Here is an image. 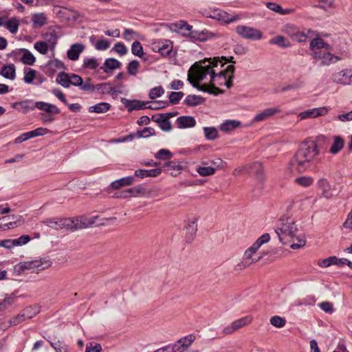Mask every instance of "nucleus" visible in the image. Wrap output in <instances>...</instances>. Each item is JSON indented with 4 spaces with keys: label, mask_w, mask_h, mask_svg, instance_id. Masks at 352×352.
<instances>
[{
    "label": "nucleus",
    "mask_w": 352,
    "mask_h": 352,
    "mask_svg": "<svg viewBox=\"0 0 352 352\" xmlns=\"http://www.w3.org/2000/svg\"><path fill=\"white\" fill-rule=\"evenodd\" d=\"M219 58L204 59L203 65L195 63L188 70V81L199 91L217 96L224 93L217 86L226 82V75L223 71L215 73L214 68L218 66Z\"/></svg>",
    "instance_id": "obj_1"
},
{
    "label": "nucleus",
    "mask_w": 352,
    "mask_h": 352,
    "mask_svg": "<svg viewBox=\"0 0 352 352\" xmlns=\"http://www.w3.org/2000/svg\"><path fill=\"white\" fill-rule=\"evenodd\" d=\"M318 153L315 141L307 140L302 142L291 160L290 164L298 172H304L311 166L312 162Z\"/></svg>",
    "instance_id": "obj_2"
},
{
    "label": "nucleus",
    "mask_w": 352,
    "mask_h": 352,
    "mask_svg": "<svg viewBox=\"0 0 352 352\" xmlns=\"http://www.w3.org/2000/svg\"><path fill=\"white\" fill-rule=\"evenodd\" d=\"M275 232L278 236L279 241L283 244H287L294 241V237L298 232V228L292 218L283 217L278 221Z\"/></svg>",
    "instance_id": "obj_3"
},
{
    "label": "nucleus",
    "mask_w": 352,
    "mask_h": 352,
    "mask_svg": "<svg viewBox=\"0 0 352 352\" xmlns=\"http://www.w3.org/2000/svg\"><path fill=\"white\" fill-rule=\"evenodd\" d=\"M12 107L14 109H21L25 111H33L38 109L45 111L47 113H60V109L54 104L43 101L34 102L32 100H25L21 102L13 103Z\"/></svg>",
    "instance_id": "obj_4"
},
{
    "label": "nucleus",
    "mask_w": 352,
    "mask_h": 352,
    "mask_svg": "<svg viewBox=\"0 0 352 352\" xmlns=\"http://www.w3.org/2000/svg\"><path fill=\"white\" fill-rule=\"evenodd\" d=\"M310 50L313 51L315 58L322 59L321 65H329L330 55L329 52V45L325 43L321 38H316L311 40L310 43Z\"/></svg>",
    "instance_id": "obj_5"
},
{
    "label": "nucleus",
    "mask_w": 352,
    "mask_h": 352,
    "mask_svg": "<svg viewBox=\"0 0 352 352\" xmlns=\"http://www.w3.org/2000/svg\"><path fill=\"white\" fill-rule=\"evenodd\" d=\"M52 264V263L50 260L42 258L37 260L21 262L16 265V269L19 273L24 272L25 270L35 272L47 269Z\"/></svg>",
    "instance_id": "obj_6"
},
{
    "label": "nucleus",
    "mask_w": 352,
    "mask_h": 352,
    "mask_svg": "<svg viewBox=\"0 0 352 352\" xmlns=\"http://www.w3.org/2000/svg\"><path fill=\"white\" fill-rule=\"evenodd\" d=\"M43 223L47 226L55 229L62 230L67 229L72 231L76 230L75 219L74 218H52L47 219Z\"/></svg>",
    "instance_id": "obj_7"
},
{
    "label": "nucleus",
    "mask_w": 352,
    "mask_h": 352,
    "mask_svg": "<svg viewBox=\"0 0 352 352\" xmlns=\"http://www.w3.org/2000/svg\"><path fill=\"white\" fill-rule=\"evenodd\" d=\"M236 32L242 38L252 41L260 40L263 36V34L259 30L243 25L236 26Z\"/></svg>",
    "instance_id": "obj_8"
},
{
    "label": "nucleus",
    "mask_w": 352,
    "mask_h": 352,
    "mask_svg": "<svg viewBox=\"0 0 352 352\" xmlns=\"http://www.w3.org/2000/svg\"><path fill=\"white\" fill-rule=\"evenodd\" d=\"M65 69L64 63L61 60L57 58H54L53 60H49L46 63V65L43 67V71L47 76L52 77L56 72L57 69Z\"/></svg>",
    "instance_id": "obj_9"
},
{
    "label": "nucleus",
    "mask_w": 352,
    "mask_h": 352,
    "mask_svg": "<svg viewBox=\"0 0 352 352\" xmlns=\"http://www.w3.org/2000/svg\"><path fill=\"white\" fill-rule=\"evenodd\" d=\"M328 113V109L324 107L314 108L311 109L305 110L298 114V117L300 120H305L307 118H316L319 116H322Z\"/></svg>",
    "instance_id": "obj_10"
},
{
    "label": "nucleus",
    "mask_w": 352,
    "mask_h": 352,
    "mask_svg": "<svg viewBox=\"0 0 352 352\" xmlns=\"http://www.w3.org/2000/svg\"><path fill=\"white\" fill-rule=\"evenodd\" d=\"M98 216H92L91 217H87L85 216H80L74 217L76 230L85 229L91 226L96 223V220L98 219Z\"/></svg>",
    "instance_id": "obj_11"
},
{
    "label": "nucleus",
    "mask_w": 352,
    "mask_h": 352,
    "mask_svg": "<svg viewBox=\"0 0 352 352\" xmlns=\"http://www.w3.org/2000/svg\"><path fill=\"white\" fill-rule=\"evenodd\" d=\"M333 80L342 85L352 84V69H344L333 75Z\"/></svg>",
    "instance_id": "obj_12"
},
{
    "label": "nucleus",
    "mask_w": 352,
    "mask_h": 352,
    "mask_svg": "<svg viewBox=\"0 0 352 352\" xmlns=\"http://www.w3.org/2000/svg\"><path fill=\"white\" fill-rule=\"evenodd\" d=\"M121 102L127 109L129 112H131L134 110H140L146 109V104L148 102H142L138 100H128L126 98H121Z\"/></svg>",
    "instance_id": "obj_13"
},
{
    "label": "nucleus",
    "mask_w": 352,
    "mask_h": 352,
    "mask_svg": "<svg viewBox=\"0 0 352 352\" xmlns=\"http://www.w3.org/2000/svg\"><path fill=\"white\" fill-rule=\"evenodd\" d=\"M182 36H189L195 40L204 41L213 36V34L208 30H193L189 32H182Z\"/></svg>",
    "instance_id": "obj_14"
},
{
    "label": "nucleus",
    "mask_w": 352,
    "mask_h": 352,
    "mask_svg": "<svg viewBox=\"0 0 352 352\" xmlns=\"http://www.w3.org/2000/svg\"><path fill=\"white\" fill-rule=\"evenodd\" d=\"M197 219L194 217L192 220L189 219L186 225V241L188 243H191L195 236L197 231Z\"/></svg>",
    "instance_id": "obj_15"
},
{
    "label": "nucleus",
    "mask_w": 352,
    "mask_h": 352,
    "mask_svg": "<svg viewBox=\"0 0 352 352\" xmlns=\"http://www.w3.org/2000/svg\"><path fill=\"white\" fill-rule=\"evenodd\" d=\"M280 109L278 107L275 108H267L264 109L263 111L257 113L254 118V121L258 122L267 120V118L273 116L277 113H279Z\"/></svg>",
    "instance_id": "obj_16"
},
{
    "label": "nucleus",
    "mask_w": 352,
    "mask_h": 352,
    "mask_svg": "<svg viewBox=\"0 0 352 352\" xmlns=\"http://www.w3.org/2000/svg\"><path fill=\"white\" fill-rule=\"evenodd\" d=\"M85 46L81 43H75L71 45L67 52V57L71 60H76L80 53L83 52Z\"/></svg>",
    "instance_id": "obj_17"
},
{
    "label": "nucleus",
    "mask_w": 352,
    "mask_h": 352,
    "mask_svg": "<svg viewBox=\"0 0 352 352\" xmlns=\"http://www.w3.org/2000/svg\"><path fill=\"white\" fill-rule=\"evenodd\" d=\"M178 128H190L196 124L195 119L192 116H180L176 120Z\"/></svg>",
    "instance_id": "obj_18"
},
{
    "label": "nucleus",
    "mask_w": 352,
    "mask_h": 352,
    "mask_svg": "<svg viewBox=\"0 0 352 352\" xmlns=\"http://www.w3.org/2000/svg\"><path fill=\"white\" fill-rule=\"evenodd\" d=\"M135 177L133 176H128L113 181L111 183L109 188L113 189H119L123 186H129L134 182Z\"/></svg>",
    "instance_id": "obj_19"
},
{
    "label": "nucleus",
    "mask_w": 352,
    "mask_h": 352,
    "mask_svg": "<svg viewBox=\"0 0 352 352\" xmlns=\"http://www.w3.org/2000/svg\"><path fill=\"white\" fill-rule=\"evenodd\" d=\"M168 26L170 30L175 32L182 30L184 31L183 32H189L192 30V26L184 20H180L176 23H170Z\"/></svg>",
    "instance_id": "obj_20"
},
{
    "label": "nucleus",
    "mask_w": 352,
    "mask_h": 352,
    "mask_svg": "<svg viewBox=\"0 0 352 352\" xmlns=\"http://www.w3.org/2000/svg\"><path fill=\"white\" fill-rule=\"evenodd\" d=\"M318 188L320 194L325 198L330 197V184L327 179L320 178L318 181Z\"/></svg>",
    "instance_id": "obj_21"
},
{
    "label": "nucleus",
    "mask_w": 352,
    "mask_h": 352,
    "mask_svg": "<svg viewBox=\"0 0 352 352\" xmlns=\"http://www.w3.org/2000/svg\"><path fill=\"white\" fill-rule=\"evenodd\" d=\"M0 74L5 78L13 80L16 78V68L14 64H10L4 65L1 72Z\"/></svg>",
    "instance_id": "obj_22"
},
{
    "label": "nucleus",
    "mask_w": 352,
    "mask_h": 352,
    "mask_svg": "<svg viewBox=\"0 0 352 352\" xmlns=\"http://www.w3.org/2000/svg\"><path fill=\"white\" fill-rule=\"evenodd\" d=\"M121 63L112 58H109L105 60L104 65L100 67V69H102L105 73H108L109 70H113L121 67Z\"/></svg>",
    "instance_id": "obj_23"
},
{
    "label": "nucleus",
    "mask_w": 352,
    "mask_h": 352,
    "mask_svg": "<svg viewBox=\"0 0 352 352\" xmlns=\"http://www.w3.org/2000/svg\"><path fill=\"white\" fill-rule=\"evenodd\" d=\"M160 173V168H155L151 170L138 169L135 171V175L140 178H144L148 177H156Z\"/></svg>",
    "instance_id": "obj_24"
},
{
    "label": "nucleus",
    "mask_w": 352,
    "mask_h": 352,
    "mask_svg": "<svg viewBox=\"0 0 352 352\" xmlns=\"http://www.w3.org/2000/svg\"><path fill=\"white\" fill-rule=\"evenodd\" d=\"M204 98L200 96L188 95L184 102L188 107H195L204 103Z\"/></svg>",
    "instance_id": "obj_25"
},
{
    "label": "nucleus",
    "mask_w": 352,
    "mask_h": 352,
    "mask_svg": "<svg viewBox=\"0 0 352 352\" xmlns=\"http://www.w3.org/2000/svg\"><path fill=\"white\" fill-rule=\"evenodd\" d=\"M290 243V248L293 250H297L302 248L305 245L306 243V238L304 234H296V236L294 239V241H292Z\"/></svg>",
    "instance_id": "obj_26"
},
{
    "label": "nucleus",
    "mask_w": 352,
    "mask_h": 352,
    "mask_svg": "<svg viewBox=\"0 0 352 352\" xmlns=\"http://www.w3.org/2000/svg\"><path fill=\"white\" fill-rule=\"evenodd\" d=\"M241 125V122L238 120H228L220 125V130L223 132H230L234 130Z\"/></svg>",
    "instance_id": "obj_27"
},
{
    "label": "nucleus",
    "mask_w": 352,
    "mask_h": 352,
    "mask_svg": "<svg viewBox=\"0 0 352 352\" xmlns=\"http://www.w3.org/2000/svg\"><path fill=\"white\" fill-rule=\"evenodd\" d=\"M70 75L71 74L61 72L57 75L56 81L62 87L68 88L70 87Z\"/></svg>",
    "instance_id": "obj_28"
},
{
    "label": "nucleus",
    "mask_w": 352,
    "mask_h": 352,
    "mask_svg": "<svg viewBox=\"0 0 352 352\" xmlns=\"http://www.w3.org/2000/svg\"><path fill=\"white\" fill-rule=\"evenodd\" d=\"M344 140L339 135L333 137V142L331 144V154L338 153L344 147Z\"/></svg>",
    "instance_id": "obj_29"
},
{
    "label": "nucleus",
    "mask_w": 352,
    "mask_h": 352,
    "mask_svg": "<svg viewBox=\"0 0 352 352\" xmlns=\"http://www.w3.org/2000/svg\"><path fill=\"white\" fill-rule=\"evenodd\" d=\"M110 107V104L107 102H100L89 107V111L90 113H102L107 112Z\"/></svg>",
    "instance_id": "obj_30"
},
{
    "label": "nucleus",
    "mask_w": 352,
    "mask_h": 352,
    "mask_svg": "<svg viewBox=\"0 0 352 352\" xmlns=\"http://www.w3.org/2000/svg\"><path fill=\"white\" fill-rule=\"evenodd\" d=\"M270 43L286 48L290 47V42L283 36H276L270 40Z\"/></svg>",
    "instance_id": "obj_31"
},
{
    "label": "nucleus",
    "mask_w": 352,
    "mask_h": 352,
    "mask_svg": "<svg viewBox=\"0 0 352 352\" xmlns=\"http://www.w3.org/2000/svg\"><path fill=\"white\" fill-rule=\"evenodd\" d=\"M32 21L33 23V27L40 28L46 24L47 17L44 13H36L32 16Z\"/></svg>",
    "instance_id": "obj_32"
},
{
    "label": "nucleus",
    "mask_w": 352,
    "mask_h": 352,
    "mask_svg": "<svg viewBox=\"0 0 352 352\" xmlns=\"http://www.w3.org/2000/svg\"><path fill=\"white\" fill-rule=\"evenodd\" d=\"M172 50L173 44L170 41H160V50L158 51V53L161 54L162 56H168L172 52Z\"/></svg>",
    "instance_id": "obj_33"
},
{
    "label": "nucleus",
    "mask_w": 352,
    "mask_h": 352,
    "mask_svg": "<svg viewBox=\"0 0 352 352\" xmlns=\"http://www.w3.org/2000/svg\"><path fill=\"white\" fill-rule=\"evenodd\" d=\"M112 91V85L110 82H102L95 85V92L101 94H110Z\"/></svg>",
    "instance_id": "obj_34"
},
{
    "label": "nucleus",
    "mask_w": 352,
    "mask_h": 352,
    "mask_svg": "<svg viewBox=\"0 0 352 352\" xmlns=\"http://www.w3.org/2000/svg\"><path fill=\"white\" fill-rule=\"evenodd\" d=\"M21 50L23 52V54L21 58V62L25 65H32L36 61V58L34 55L26 49H23Z\"/></svg>",
    "instance_id": "obj_35"
},
{
    "label": "nucleus",
    "mask_w": 352,
    "mask_h": 352,
    "mask_svg": "<svg viewBox=\"0 0 352 352\" xmlns=\"http://www.w3.org/2000/svg\"><path fill=\"white\" fill-rule=\"evenodd\" d=\"M266 6L271 10L274 11L281 14H287L292 12V9L283 10L282 7L276 3L268 2Z\"/></svg>",
    "instance_id": "obj_36"
},
{
    "label": "nucleus",
    "mask_w": 352,
    "mask_h": 352,
    "mask_svg": "<svg viewBox=\"0 0 352 352\" xmlns=\"http://www.w3.org/2000/svg\"><path fill=\"white\" fill-rule=\"evenodd\" d=\"M252 320V318L250 316H247L245 317H243L241 318H239L238 320H234L233 322L234 327L236 330L246 326L247 324H250Z\"/></svg>",
    "instance_id": "obj_37"
},
{
    "label": "nucleus",
    "mask_w": 352,
    "mask_h": 352,
    "mask_svg": "<svg viewBox=\"0 0 352 352\" xmlns=\"http://www.w3.org/2000/svg\"><path fill=\"white\" fill-rule=\"evenodd\" d=\"M204 132L207 140H214L218 137V131L215 127H204Z\"/></svg>",
    "instance_id": "obj_38"
},
{
    "label": "nucleus",
    "mask_w": 352,
    "mask_h": 352,
    "mask_svg": "<svg viewBox=\"0 0 352 352\" xmlns=\"http://www.w3.org/2000/svg\"><path fill=\"white\" fill-rule=\"evenodd\" d=\"M314 32L311 30H306L303 31H297L294 34V38L298 42H305L309 37V34H313Z\"/></svg>",
    "instance_id": "obj_39"
},
{
    "label": "nucleus",
    "mask_w": 352,
    "mask_h": 352,
    "mask_svg": "<svg viewBox=\"0 0 352 352\" xmlns=\"http://www.w3.org/2000/svg\"><path fill=\"white\" fill-rule=\"evenodd\" d=\"M5 25L11 33L15 34L18 31L19 23L16 19L13 18L7 21Z\"/></svg>",
    "instance_id": "obj_40"
},
{
    "label": "nucleus",
    "mask_w": 352,
    "mask_h": 352,
    "mask_svg": "<svg viewBox=\"0 0 352 352\" xmlns=\"http://www.w3.org/2000/svg\"><path fill=\"white\" fill-rule=\"evenodd\" d=\"M295 182L302 187H309L312 185L314 179L311 177L301 176L296 178Z\"/></svg>",
    "instance_id": "obj_41"
},
{
    "label": "nucleus",
    "mask_w": 352,
    "mask_h": 352,
    "mask_svg": "<svg viewBox=\"0 0 352 352\" xmlns=\"http://www.w3.org/2000/svg\"><path fill=\"white\" fill-rule=\"evenodd\" d=\"M131 53L136 56L142 57L144 55L143 47L140 42L135 41L131 45Z\"/></svg>",
    "instance_id": "obj_42"
},
{
    "label": "nucleus",
    "mask_w": 352,
    "mask_h": 352,
    "mask_svg": "<svg viewBox=\"0 0 352 352\" xmlns=\"http://www.w3.org/2000/svg\"><path fill=\"white\" fill-rule=\"evenodd\" d=\"M170 113H164V118L163 120H161L160 124H159V126L160 129L164 131H169L172 129L171 123L169 121V119L170 118Z\"/></svg>",
    "instance_id": "obj_43"
},
{
    "label": "nucleus",
    "mask_w": 352,
    "mask_h": 352,
    "mask_svg": "<svg viewBox=\"0 0 352 352\" xmlns=\"http://www.w3.org/2000/svg\"><path fill=\"white\" fill-rule=\"evenodd\" d=\"M36 72L33 69L28 68L27 69H25L23 78L25 82L32 84L34 79L36 78Z\"/></svg>",
    "instance_id": "obj_44"
},
{
    "label": "nucleus",
    "mask_w": 352,
    "mask_h": 352,
    "mask_svg": "<svg viewBox=\"0 0 352 352\" xmlns=\"http://www.w3.org/2000/svg\"><path fill=\"white\" fill-rule=\"evenodd\" d=\"M91 81V80L89 78H87L85 81L82 80V82L79 87L80 89L87 92H95V85H92Z\"/></svg>",
    "instance_id": "obj_45"
},
{
    "label": "nucleus",
    "mask_w": 352,
    "mask_h": 352,
    "mask_svg": "<svg viewBox=\"0 0 352 352\" xmlns=\"http://www.w3.org/2000/svg\"><path fill=\"white\" fill-rule=\"evenodd\" d=\"M140 67V63L138 60H133L127 65V72L131 76H135Z\"/></svg>",
    "instance_id": "obj_46"
},
{
    "label": "nucleus",
    "mask_w": 352,
    "mask_h": 352,
    "mask_svg": "<svg viewBox=\"0 0 352 352\" xmlns=\"http://www.w3.org/2000/svg\"><path fill=\"white\" fill-rule=\"evenodd\" d=\"M99 65L98 60L95 58H87L83 61V67L90 69H95Z\"/></svg>",
    "instance_id": "obj_47"
},
{
    "label": "nucleus",
    "mask_w": 352,
    "mask_h": 352,
    "mask_svg": "<svg viewBox=\"0 0 352 352\" xmlns=\"http://www.w3.org/2000/svg\"><path fill=\"white\" fill-rule=\"evenodd\" d=\"M136 135L138 138H146L155 135V129L152 127H146L142 131H138Z\"/></svg>",
    "instance_id": "obj_48"
},
{
    "label": "nucleus",
    "mask_w": 352,
    "mask_h": 352,
    "mask_svg": "<svg viewBox=\"0 0 352 352\" xmlns=\"http://www.w3.org/2000/svg\"><path fill=\"white\" fill-rule=\"evenodd\" d=\"M216 168L211 166H200L197 169L201 176H210L215 173Z\"/></svg>",
    "instance_id": "obj_49"
},
{
    "label": "nucleus",
    "mask_w": 352,
    "mask_h": 352,
    "mask_svg": "<svg viewBox=\"0 0 352 352\" xmlns=\"http://www.w3.org/2000/svg\"><path fill=\"white\" fill-rule=\"evenodd\" d=\"M270 323L275 327L281 328L285 325L286 320L280 316H274L270 318Z\"/></svg>",
    "instance_id": "obj_50"
},
{
    "label": "nucleus",
    "mask_w": 352,
    "mask_h": 352,
    "mask_svg": "<svg viewBox=\"0 0 352 352\" xmlns=\"http://www.w3.org/2000/svg\"><path fill=\"white\" fill-rule=\"evenodd\" d=\"M184 96V94L182 91H172L169 95V102L177 104Z\"/></svg>",
    "instance_id": "obj_51"
},
{
    "label": "nucleus",
    "mask_w": 352,
    "mask_h": 352,
    "mask_svg": "<svg viewBox=\"0 0 352 352\" xmlns=\"http://www.w3.org/2000/svg\"><path fill=\"white\" fill-rule=\"evenodd\" d=\"M173 153L168 149L162 148L156 153L155 157L160 160H170L173 157Z\"/></svg>",
    "instance_id": "obj_52"
},
{
    "label": "nucleus",
    "mask_w": 352,
    "mask_h": 352,
    "mask_svg": "<svg viewBox=\"0 0 352 352\" xmlns=\"http://www.w3.org/2000/svg\"><path fill=\"white\" fill-rule=\"evenodd\" d=\"M34 47L41 54H46L48 52V45L44 41H37L34 43Z\"/></svg>",
    "instance_id": "obj_53"
},
{
    "label": "nucleus",
    "mask_w": 352,
    "mask_h": 352,
    "mask_svg": "<svg viewBox=\"0 0 352 352\" xmlns=\"http://www.w3.org/2000/svg\"><path fill=\"white\" fill-rule=\"evenodd\" d=\"M48 129L43 127L37 128L33 131H28L30 138H35L37 136H42L47 133Z\"/></svg>",
    "instance_id": "obj_54"
},
{
    "label": "nucleus",
    "mask_w": 352,
    "mask_h": 352,
    "mask_svg": "<svg viewBox=\"0 0 352 352\" xmlns=\"http://www.w3.org/2000/svg\"><path fill=\"white\" fill-rule=\"evenodd\" d=\"M164 91L162 87H156L151 89L149 92V98L151 99H155L161 96L164 94Z\"/></svg>",
    "instance_id": "obj_55"
},
{
    "label": "nucleus",
    "mask_w": 352,
    "mask_h": 352,
    "mask_svg": "<svg viewBox=\"0 0 352 352\" xmlns=\"http://www.w3.org/2000/svg\"><path fill=\"white\" fill-rule=\"evenodd\" d=\"M195 337L193 335H188L179 340V342L183 344L186 350L195 341Z\"/></svg>",
    "instance_id": "obj_56"
},
{
    "label": "nucleus",
    "mask_w": 352,
    "mask_h": 352,
    "mask_svg": "<svg viewBox=\"0 0 352 352\" xmlns=\"http://www.w3.org/2000/svg\"><path fill=\"white\" fill-rule=\"evenodd\" d=\"M102 346L98 343L89 342L86 346L85 352H100Z\"/></svg>",
    "instance_id": "obj_57"
},
{
    "label": "nucleus",
    "mask_w": 352,
    "mask_h": 352,
    "mask_svg": "<svg viewBox=\"0 0 352 352\" xmlns=\"http://www.w3.org/2000/svg\"><path fill=\"white\" fill-rule=\"evenodd\" d=\"M138 36V34L132 29H125L123 33V38L126 41H131Z\"/></svg>",
    "instance_id": "obj_58"
},
{
    "label": "nucleus",
    "mask_w": 352,
    "mask_h": 352,
    "mask_svg": "<svg viewBox=\"0 0 352 352\" xmlns=\"http://www.w3.org/2000/svg\"><path fill=\"white\" fill-rule=\"evenodd\" d=\"M168 104L167 102L163 101H155L152 102L151 104L146 106V109H149L152 110H158L164 108Z\"/></svg>",
    "instance_id": "obj_59"
},
{
    "label": "nucleus",
    "mask_w": 352,
    "mask_h": 352,
    "mask_svg": "<svg viewBox=\"0 0 352 352\" xmlns=\"http://www.w3.org/2000/svg\"><path fill=\"white\" fill-rule=\"evenodd\" d=\"M23 312L27 318L31 319L38 313V310L36 307H28L23 310Z\"/></svg>",
    "instance_id": "obj_60"
},
{
    "label": "nucleus",
    "mask_w": 352,
    "mask_h": 352,
    "mask_svg": "<svg viewBox=\"0 0 352 352\" xmlns=\"http://www.w3.org/2000/svg\"><path fill=\"white\" fill-rule=\"evenodd\" d=\"M81 82H82V78L76 74H71L70 75V85H73L75 87H80L81 85Z\"/></svg>",
    "instance_id": "obj_61"
},
{
    "label": "nucleus",
    "mask_w": 352,
    "mask_h": 352,
    "mask_svg": "<svg viewBox=\"0 0 352 352\" xmlns=\"http://www.w3.org/2000/svg\"><path fill=\"white\" fill-rule=\"evenodd\" d=\"M110 46L109 43L107 40H99L95 44V47L98 50H106Z\"/></svg>",
    "instance_id": "obj_62"
},
{
    "label": "nucleus",
    "mask_w": 352,
    "mask_h": 352,
    "mask_svg": "<svg viewBox=\"0 0 352 352\" xmlns=\"http://www.w3.org/2000/svg\"><path fill=\"white\" fill-rule=\"evenodd\" d=\"M113 50L120 56L125 55L127 52L126 46L121 43H117L113 47Z\"/></svg>",
    "instance_id": "obj_63"
},
{
    "label": "nucleus",
    "mask_w": 352,
    "mask_h": 352,
    "mask_svg": "<svg viewBox=\"0 0 352 352\" xmlns=\"http://www.w3.org/2000/svg\"><path fill=\"white\" fill-rule=\"evenodd\" d=\"M52 94L65 104H68L65 94L60 90H59L58 89H54L52 90Z\"/></svg>",
    "instance_id": "obj_64"
}]
</instances>
